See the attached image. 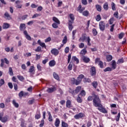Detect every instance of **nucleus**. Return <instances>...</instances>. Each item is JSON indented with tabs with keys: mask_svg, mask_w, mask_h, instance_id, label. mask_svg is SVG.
<instances>
[{
	"mask_svg": "<svg viewBox=\"0 0 127 127\" xmlns=\"http://www.w3.org/2000/svg\"><path fill=\"white\" fill-rule=\"evenodd\" d=\"M93 103L94 106L100 107L102 104H101V99H100V97H99V96L95 94H93Z\"/></svg>",
	"mask_w": 127,
	"mask_h": 127,
	"instance_id": "obj_1",
	"label": "nucleus"
},
{
	"mask_svg": "<svg viewBox=\"0 0 127 127\" xmlns=\"http://www.w3.org/2000/svg\"><path fill=\"white\" fill-rule=\"evenodd\" d=\"M99 28L101 31H104L105 28H106V24L104 21H101L99 23Z\"/></svg>",
	"mask_w": 127,
	"mask_h": 127,
	"instance_id": "obj_2",
	"label": "nucleus"
},
{
	"mask_svg": "<svg viewBox=\"0 0 127 127\" xmlns=\"http://www.w3.org/2000/svg\"><path fill=\"white\" fill-rule=\"evenodd\" d=\"M95 63L96 64H98L100 68H104V64L102 61H101L100 58H97L95 59Z\"/></svg>",
	"mask_w": 127,
	"mask_h": 127,
	"instance_id": "obj_3",
	"label": "nucleus"
},
{
	"mask_svg": "<svg viewBox=\"0 0 127 127\" xmlns=\"http://www.w3.org/2000/svg\"><path fill=\"white\" fill-rule=\"evenodd\" d=\"M84 117H85V114L82 113H80L78 114L75 115L74 116V119H75V120H79V119H82V118H84Z\"/></svg>",
	"mask_w": 127,
	"mask_h": 127,
	"instance_id": "obj_4",
	"label": "nucleus"
},
{
	"mask_svg": "<svg viewBox=\"0 0 127 127\" xmlns=\"http://www.w3.org/2000/svg\"><path fill=\"white\" fill-rule=\"evenodd\" d=\"M98 110L101 113H103V114H107V113H108L106 108L103 107V105H102V104L101 106H98Z\"/></svg>",
	"mask_w": 127,
	"mask_h": 127,
	"instance_id": "obj_5",
	"label": "nucleus"
},
{
	"mask_svg": "<svg viewBox=\"0 0 127 127\" xmlns=\"http://www.w3.org/2000/svg\"><path fill=\"white\" fill-rule=\"evenodd\" d=\"M51 52L53 55H54L55 56H57L59 54V51L56 48L52 49L51 51Z\"/></svg>",
	"mask_w": 127,
	"mask_h": 127,
	"instance_id": "obj_6",
	"label": "nucleus"
},
{
	"mask_svg": "<svg viewBox=\"0 0 127 127\" xmlns=\"http://www.w3.org/2000/svg\"><path fill=\"white\" fill-rule=\"evenodd\" d=\"M81 59L83 60V62H84V63H89L90 62V58H89L85 56H82Z\"/></svg>",
	"mask_w": 127,
	"mask_h": 127,
	"instance_id": "obj_7",
	"label": "nucleus"
},
{
	"mask_svg": "<svg viewBox=\"0 0 127 127\" xmlns=\"http://www.w3.org/2000/svg\"><path fill=\"white\" fill-rule=\"evenodd\" d=\"M74 23L73 21H71V20L68 21V29L70 30V31H72V30L73 28V26L72 25V24Z\"/></svg>",
	"mask_w": 127,
	"mask_h": 127,
	"instance_id": "obj_8",
	"label": "nucleus"
},
{
	"mask_svg": "<svg viewBox=\"0 0 127 127\" xmlns=\"http://www.w3.org/2000/svg\"><path fill=\"white\" fill-rule=\"evenodd\" d=\"M41 117V114H40V111L39 110H37V113L35 116V118L36 120H39V119Z\"/></svg>",
	"mask_w": 127,
	"mask_h": 127,
	"instance_id": "obj_9",
	"label": "nucleus"
},
{
	"mask_svg": "<svg viewBox=\"0 0 127 127\" xmlns=\"http://www.w3.org/2000/svg\"><path fill=\"white\" fill-rule=\"evenodd\" d=\"M90 72L91 73V76H94V75H96V68H95L94 66L92 67L90 69Z\"/></svg>",
	"mask_w": 127,
	"mask_h": 127,
	"instance_id": "obj_10",
	"label": "nucleus"
},
{
	"mask_svg": "<svg viewBox=\"0 0 127 127\" xmlns=\"http://www.w3.org/2000/svg\"><path fill=\"white\" fill-rule=\"evenodd\" d=\"M55 91H56V87H55L49 88L47 90V92H48V93H52Z\"/></svg>",
	"mask_w": 127,
	"mask_h": 127,
	"instance_id": "obj_11",
	"label": "nucleus"
},
{
	"mask_svg": "<svg viewBox=\"0 0 127 127\" xmlns=\"http://www.w3.org/2000/svg\"><path fill=\"white\" fill-rule=\"evenodd\" d=\"M66 107L68 109H70L71 107H72V103H71V101L69 100L66 101Z\"/></svg>",
	"mask_w": 127,
	"mask_h": 127,
	"instance_id": "obj_12",
	"label": "nucleus"
},
{
	"mask_svg": "<svg viewBox=\"0 0 127 127\" xmlns=\"http://www.w3.org/2000/svg\"><path fill=\"white\" fill-rule=\"evenodd\" d=\"M87 39V37H86V34H84L82 35V36L79 39V42H84L85 40Z\"/></svg>",
	"mask_w": 127,
	"mask_h": 127,
	"instance_id": "obj_13",
	"label": "nucleus"
},
{
	"mask_svg": "<svg viewBox=\"0 0 127 127\" xmlns=\"http://www.w3.org/2000/svg\"><path fill=\"white\" fill-rule=\"evenodd\" d=\"M55 126L56 127H59L60 126V120L59 119L57 118L55 122Z\"/></svg>",
	"mask_w": 127,
	"mask_h": 127,
	"instance_id": "obj_14",
	"label": "nucleus"
},
{
	"mask_svg": "<svg viewBox=\"0 0 127 127\" xmlns=\"http://www.w3.org/2000/svg\"><path fill=\"white\" fill-rule=\"evenodd\" d=\"M24 35H25L26 39H27L28 40H31V37H30V36L28 35V34L27 33V31H24Z\"/></svg>",
	"mask_w": 127,
	"mask_h": 127,
	"instance_id": "obj_15",
	"label": "nucleus"
},
{
	"mask_svg": "<svg viewBox=\"0 0 127 127\" xmlns=\"http://www.w3.org/2000/svg\"><path fill=\"white\" fill-rule=\"evenodd\" d=\"M29 73H31V74H34L35 72V70L34 69V66L32 65L30 66V68L29 69Z\"/></svg>",
	"mask_w": 127,
	"mask_h": 127,
	"instance_id": "obj_16",
	"label": "nucleus"
},
{
	"mask_svg": "<svg viewBox=\"0 0 127 127\" xmlns=\"http://www.w3.org/2000/svg\"><path fill=\"white\" fill-rule=\"evenodd\" d=\"M86 53H87V49H86V48H84L80 51V54H81L82 56H85Z\"/></svg>",
	"mask_w": 127,
	"mask_h": 127,
	"instance_id": "obj_17",
	"label": "nucleus"
},
{
	"mask_svg": "<svg viewBox=\"0 0 127 127\" xmlns=\"http://www.w3.org/2000/svg\"><path fill=\"white\" fill-rule=\"evenodd\" d=\"M53 77L56 80H58V81H59L60 79V77H59V75L58 74L56 73V72H54L53 74Z\"/></svg>",
	"mask_w": 127,
	"mask_h": 127,
	"instance_id": "obj_18",
	"label": "nucleus"
},
{
	"mask_svg": "<svg viewBox=\"0 0 127 127\" xmlns=\"http://www.w3.org/2000/svg\"><path fill=\"white\" fill-rule=\"evenodd\" d=\"M7 120H8V116H6L3 118L2 117L1 121L2 122V123H6V122H7Z\"/></svg>",
	"mask_w": 127,
	"mask_h": 127,
	"instance_id": "obj_19",
	"label": "nucleus"
},
{
	"mask_svg": "<svg viewBox=\"0 0 127 127\" xmlns=\"http://www.w3.org/2000/svg\"><path fill=\"white\" fill-rule=\"evenodd\" d=\"M53 20L54 21V22H56V23H57V24H60V21L57 17H53Z\"/></svg>",
	"mask_w": 127,
	"mask_h": 127,
	"instance_id": "obj_20",
	"label": "nucleus"
},
{
	"mask_svg": "<svg viewBox=\"0 0 127 127\" xmlns=\"http://www.w3.org/2000/svg\"><path fill=\"white\" fill-rule=\"evenodd\" d=\"M112 68L114 69L117 68V63H116V61L115 60L112 61Z\"/></svg>",
	"mask_w": 127,
	"mask_h": 127,
	"instance_id": "obj_21",
	"label": "nucleus"
},
{
	"mask_svg": "<svg viewBox=\"0 0 127 127\" xmlns=\"http://www.w3.org/2000/svg\"><path fill=\"white\" fill-rule=\"evenodd\" d=\"M72 61L73 62H76V64H78L79 62V59H78V58L75 56L72 57Z\"/></svg>",
	"mask_w": 127,
	"mask_h": 127,
	"instance_id": "obj_22",
	"label": "nucleus"
},
{
	"mask_svg": "<svg viewBox=\"0 0 127 127\" xmlns=\"http://www.w3.org/2000/svg\"><path fill=\"white\" fill-rule=\"evenodd\" d=\"M49 66H50V67H53V66H55L56 63L55 62V61L53 60V61H51L49 62Z\"/></svg>",
	"mask_w": 127,
	"mask_h": 127,
	"instance_id": "obj_23",
	"label": "nucleus"
},
{
	"mask_svg": "<svg viewBox=\"0 0 127 127\" xmlns=\"http://www.w3.org/2000/svg\"><path fill=\"white\" fill-rule=\"evenodd\" d=\"M89 14H90V13L88 10H85L82 12V15L84 16H89Z\"/></svg>",
	"mask_w": 127,
	"mask_h": 127,
	"instance_id": "obj_24",
	"label": "nucleus"
},
{
	"mask_svg": "<svg viewBox=\"0 0 127 127\" xmlns=\"http://www.w3.org/2000/svg\"><path fill=\"white\" fill-rule=\"evenodd\" d=\"M9 27V24L8 23H3L2 26V28L3 29H7V28H8Z\"/></svg>",
	"mask_w": 127,
	"mask_h": 127,
	"instance_id": "obj_25",
	"label": "nucleus"
},
{
	"mask_svg": "<svg viewBox=\"0 0 127 127\" xmlns=\"http://www.w3.org/2000/svg\"><path fill=\"white\" fill-rule=\"evenodd\" d=\"M12 104L13 106H14L15 108H18V107H19V105L18 104V103H16V101H15V100H13L12 101Z\"/></svg>",
	"mask_w": 127,
	"mask_h": 127,
	"instance_id": "obj_26",
	"label": "nucleus"
},
{
	"mask_svg": "<svg viewBox=\"0 0 127 127\" xmlns=\"http://www.w3.org/2000/svg\"><path fill=\"white\" fill-rule=\"evenodd\" d=\"M20 30H24L25 28H26V27H25V24H21L20 25Z\"/></svg>",
	"mask_w": 127,
	"mask_h": 127,
	"instance_id": "obj_27",
	"label": "nucleus"
},
{
	"mask_svg": "<svg viewBox=\"0 0 127 127\" xmlns=\"http://www.w3.org/2000/svg\"><path fill=\"white\" fill-rule=\"evenodd\" d=\"M82 87L81 86H77L75 90V94H78L80 91H81V89Z\"/></svg>",
	"mask_w": 127,
	"mask_h": 127,
	"instance_id": "obj_28",
	"label": "nucleus"
},
{
	"mask_svg": "<svg viewBox=\"0 0 127 127\" xmlns=\"http://www.w3.org/2000/svg\"><path fill=\"white\" fill-rule=\"evenodd\" d=\"M4 16H5L7 19H11V17L9 15V14L7 12H6L4 13Z\"/></svg>",
	"mask_w": 127,
	"mask_h": 127,
	"instance_id": "obj_29",
	"label": "nucleus"
},
{
	"mask_svg": "<svg viewBox=\"0 0 127 127\" xmlns=\"http://www.w3.org/2000/svg\"><path fill=\"white\" fill-rule=\"evenodd\" d=\"M96 7L98 11H102V6L99 4L96 5Z\"/></svg>",
	"mask_w": 127,
	"mask_h": 127,
	"instance_id": "obj_30",
	"label": "nucleus"
},
{
	"mask_svg": "<svg viewBox=\"0 0 127 127\" xmlns=\"http://www.w3.org/2000/svg\"><path fill=\"white\" fill-rule=\"evenodd\" d=\"M103 7L105 10H108L109 9V4L108 3H104Z\"/></svg>",
	"mask_w": 127,
	"mask_h": 127,
	"instance_id": "obj_31",
	"label": "nucleus"
},
{
	"mask_svg": "<svg viewBox=\"0 0 127 127\" xmlns=\"http://www.w3.org/2000/svg\"><path fill=\"white\" fill-rule=\"evenodd\" d=\"M81 82H82L81 80L79 79V78H77V79H75V82L74 83V85H79V84L81 83Z\"/></svg>",
	"mask_w": 127,
	"mask_h": 127,
	"instance_id": "obj_32",
	"label": "nucleus"
},
{
	"mask_svg": "<svg viewBox=\"0 0 127 127\" xmlns=\"http://www.w3.org/2000/svg\"><path fill=\"white\" fill-rule=\"evenodd\" d=\"M62 127H68V124L65 123L64 121H62Z\"/></svg>",
	"mask_w": 127,
	"mask_h": 127,
	"instance_id": "obj_33",
	"label": "nucleus"
},
{
	"mask_svg": "<svg viewBox=\"0 0 127 127\" xmlns=\"http://www.w3.org/2000/svg\"><path fill=\"white\" fill-rule=\"evenodd\" d=\"M67 36H65L63 40V44H66L67 43Z\"/></svg>",
	"mask_w": 127,
	"mask_h": 127,
	"instance_id": "obj_34",
	"label": "nucleus"
},
{
	"mask_svg": "<svg viewBox=\"0 0 127 127\" xmlns=\"http://www.w3.org/2000/svg\"><path fill=\"white\" fill-rule=\"evenodd\" d=\"M92 85L94 88L96 89L97 87H98V82L97 81H94L92 82Z\"/></svg>",
	"mask_w": 127,
	"mask_h": 127,
	"instance_id": "obj_35",
	"label": "nucleus"
},
{
	"mask_svg": "<svg viewBox=\"0 0 127 127\" xmlns=\"http://www.w3.org/2000/svg\"><path fill=\"white\" fill-rule=\"evenodd\" d=\"M107 59L108 62L112 61L113 60V57L111 55H108L107 56Z\"/></svg>",
	"mask_w": 127,
	"mask_h": 127,
	"instance_id": "obj_36",
	"label": "nucleus"
},
{
	"mask_svg": "<svg viewBox=\"0 0 127 127\" xmlns=\"http://www.w3.org/2000/svg\"><path fill=\"white\" fill-rule=\"evenodd\" d=\"M102 19V17H101V15L98 14L96 16V21H100Z\"/></svg>",
	"mask_w": 127,
	"mask_h": 127,
	"instance_id": "obj_37",
	"label": "nucleus"
},
{
	"mask_svg": "<svg viewBox=\"0 0 127 127\" xmlns=\"http://www.w3.org/2000/svg\"><path fill=\"white\" fill-rule=\"evenodd\" d=\"M92 33L94 35V36H96L97 34H98V32L97 31V30L95 28H93L92 30Z\"/></svg>",
	"mask_w": 127,
	"mask_h": 127,
	"instance_id": "obj_38",
	"label": "nucleus"
},
{
	"mask_svg": "<svg viewBox=\"0 0 127 127\" xmlns=\"http://www.w3.org/2000/svg\"><path fill=\"white\" fill-rule=\"evenodd\" d=\"M69 17H70V19H71V20H70V21H72L73 22H74V20L75 19V17H74V15H73L72 14H69Z\"/></svg>",
	"mask_w": 127,
	"mask_h": 127,
	"instance_id": "obj_39",
	"label": "nucleus"
},
{
	"mask_svg": "<svg viewBox=\"0 0 127 127\" xmlns=\"http://www.w3.org/2000/svg\"><path fill=\"white\" fill-rule=\"evenodd\" d=\"M111 7L112 10H116V4H115L114 2L111 3Z\"/></svg>",
	"mask_w": 127,
	"mask_h": 127,
	"instance_id": "obj_40",
	"label": "nucleus"
},
{
	"mask_svg": "<svg viewBox=\"0 0 127 127\" xmlns=\"http://www.w3.org/2000/svg\"><path fill=\"white\" fill-rule=\"evenodd\" d=\"M87 45H88V46H91V38H90V37H87Z\"/></svg>",
	"mask_w": 127,
	"mask_h": 127,
	"instance_id": "obj_41",
	"label": "nucleus"
},
{
	"mask_svg": "<svg viewBox=\"0 0 127 127\" xmlns=\"http://www.w3.org/2000/svg\"><path fill=\"white\" fill-rule=\"evenodd\" d=\"M77 33V30H74L72 31V39H75V35L76 33Z\"/></svg>",
	"mask_w": 127,
	"mask_h": 127,
	"instance_id": "obj_42",
	"label": "nucleus"
},
{
	"mask_svg": "<svg viewBox=\"0 0 127 127\" xmlns=\"http://www.w3.org/2000/svg\"><path fill=\"white\" fill-rule=\"evenodd\" d=\"M68 69L69 71H71V70H72V68H73V64H71V63L69 64L68 65Z\"/></svg>",
	"mask_w": 127,
	"mask_h": 127,
	"instance_id": "obj_43",
	"label": "nucleus"
},
{
	"mask_svg": "<svg viewBox=\"0 0 127 127\" xmlns=\"http://www.w3.org/2000/svg\"><path fill=\"white\" fill-rule=\"evenodd\" d=\"M48 115H49V121L52 122V121H53V119H52V116H51V114L50 113V112L48 113Z\"/></svg>",
	"mask_w": 127,
	"mask_h": 127,
	"instance_id": "obj_44",
	"label": "nucleus"
},
{
	"mask_svg": "<svg viewBox=\"0 0 127 127\" xmlns=\"http://www.w3.org/2000/svg\"><path fill=\"white\" fill-rule=\"evenodd\" d=\"M9 73L10 76H13V72L12 71V68L11 67L9 68Z\"/></svg>",
	"mask_w": 127,
	"mask_h": 127,
	"instance_id": "obj_45",
	"label": "nucleus"
},
{
	"mask_svg": "<svg viewBox=\"0 0 127 127\" xmlns=\"http://www.w3.org/2000/svg\"><path fill=\"white\" fill-rule=\"evenodd\" d=\"M104 72H108L112 71V67H108L104 69Z\"/></svg>",
	"mask_w": 127,
	"mask_h": 127,
	"instance_id": "obj_46",
	"label": "nucleus"
},
{
	"mask_svg": "<svg viewBox=\"0 0 127 127\" xmlns=\"http://www.w3.org/2000/svg\"><path fill=\"white\" fill-rule=\"evenodd\" d=\"M17 77L20 80V81H23L24 80V77L21 75H17Z\"/></svg>",
	"mask_w": 127,
	"mask_h": 127,
	"instance_id": "obj_47",
	"label": "nucleus"
},
{
	"mask_svg": "<svg viewBox=\"0 0 127 127\" xmlns=\"http://www.w3.org/2000/svg\"><path fill=\"white\" fill-rule=\"evenodd\" d=\"M76 101L77 103H82V99H81V97H80V96H79V95L78 96L77 98H76Z\"/></svg>",
	"mask_w": 127,
	"mask_h": 127,
	"instance_id": "obj_48",
	"label": "nucleus"
},
{
	"mask_svg": "<svg viewBox=\"0 0 127 127\" xmlns=\"http://www.w3.org/2000/svg\"><path fill=\"white\" fill-rule=\"evenodd\" d=\"M122 63H124V59L123 58L118 60L117 62V64H122Z\"/></svg>",
	"mask_w": 127,
	"mask_h": 127,
	"instance_id": "obj_49",
	"label": "nucleus"
},
{
	"mask_svg": "<svg viewBox=\"0 0 127 127\" xmlns=\"http://www.w3.org/2000/svg\"><path fill=\"white\" fill-rule=\"evenodd\" d=\"M71 84H73V85H75V83L76 82V79L75 78L73 77L71 78L70 79Z\"/></svg>",
	"mask_w": 127,
	"mask_h": 127,
	"instance_id": "obj_50",
	"label": "nucleus"
},
{
	"mask_svg": "<svg viewBox=\"0 0 127 127\" xmlns=\"http://www.w3.org/2000/svg\"><path fill=\"white\" fill-rule=\"evenodd\" d=\"M94 100V97L91 96H89L88 98H87V101H88V102H91V101H93Z\"/></svg>",
	"mask_w": 127,
	"mask_h": 127,
	"instance_id": "obj_51",
	"label": "nucleus"
},
{
	"mask_svg": "<svg viewBox=\"0 0 127 127\" xmlns=\"http://www.w3.org/2000/svg\"><path fill=\"white\" fill-rule=\"evenodd\" d=\"M58 24L57 23H53L52 24L53 28H58Z\"/></svg>",
	"mask_w": 127,
	"mask_h": 127,
	"instance_id": "obj_52",
	"label": "nucleus"
},
{
	"mask_svg": "<svg viewBox=\"0 0 127 127\" xmlns=\"http://www.w3.org/2000/svg\"><path fill=\"white\" fill-rule=\"evenodd\" d=\"M4 84V80L3 79H0V87H1L2 85Z\"/></svg>",
	"mask_w": 127,
	"mask_h": 127,
	"instance_id": "obj_53",
	"label": "nucleus"
},
{
	"mask_svg": "<svg viewBox=\"0 0 127 127\" xmlns=\"http://www.w3.org/2000/svg\"><path fill=\"white\" fill-rule=\"evenodd\" d=\"M84 77H85V76H84L83 74H80L79 75V76L77 77V78L79 79V80H80V81H82V79H83V78H84Z\"/></svg>",
	"mask_w": 127,
	"mask_h": 127,
	"instance_id": "obj_54",
	"label": "nucleus"
},
{
	"mask_svg": "<svg viewBox=\"0 0 127 127\" xmlns=\"http://www.w3.org/2000/svg\"><path fill=\"white\" fill-rule=\"evenodd\" d=\"M124 36H125V33H121L119 36V39H122L123 38V37H124Z\"/></svg>",
	"mask_w": 127,
	"mask_h": 127,
	"instance_id": "obj_55",
	"label": "nucleus"
},
{
	"mask_svg": "<svg viewBox=\"0 0 127 127\" xmlns=\"http://www.w3.org/2000/svg\"><path fill=\"white\" fill-rule=\"evenodd\" d=\"M81 2L84 5H87V4H88V2L87 1V0H81Z\"/></svg>",
	"mask_w": 127,
	"mask_h": 127,
	"instance_id": "obj_56",
	"label": "nucleus"
},
{
	"mask_svg": "<svg viewBox=\"0 0 127 127\" xmlns=\"http://www.w3.org/2000/svg\"><path fill=\"white\" fill-rule=\"evenodd\" d=\"M109 24L112 25L114 23V17L111 18L109 21Z\"/></svg>",
	"mask_w": 127,
	"mask_h": 127,
	"instance_id": "obj_57",
	"label": "nucleus"
},
{
	"mask_svg": "<svg viewBox=\"0 0 127 127\" xmlns=\"http://www.w3.org/2000/svg\"><path fill=\"white\" fill-rule=\"evenodd\" d=\"M114 16H115L116 18H119V12H115L114 13Z\"/></svg>",
	"mask_w": 127,
	"mask_h": 127,
	"instance_id": "obj_58",
	"label": "nucleus"
},
{
	"mask_svg": "<svg viewBox=\"0 0 127 127\" xmlns=\"http://www.w3.org/2000/svg\"><path fill=\"white\" fill-rule=\"evenodd\" d=\"M35 100L34 99H32L31 100H30L28 103L29 104V105H32V104H33V103H34Z\"/></svg>",
	"mask_w": 127,
	"mask_h": 127,
	"instance_id": "obj_59",
	"label": "nucleus"
},
{
	"mask_svg": "<svg viewBox=\"0 0 127 127\" xmlns=\"http://www.w3.org/2000/svg\"><path fill=\"white\" fill-rule=\"evenodd\" d=\"M38 7V5H36L34 3H32L31 5V7L32 8H36V7Z\"/></svg>",
	"mask_w": 127,
	"mask_h": 127,
	"instance_id": "obj_60",
	"label": "nucleus"
},
{
	"mask_svg": "<svg viewBox=\"0 0 127 127\" xmlns=\"http://www.w3.org/2000/svg\"><path fill=\"white\" fill-rule=\"evenodd\" d=\"M70 51V49L69 48V47H66L65 49H64V52L65 53H68L69 51Z\"/></svg>",
	"mask_w": 127,
	"mask_h": 127,
	"instance_id": "obj_61",
	"label": "nucleus"
},
{
	"mask_svg": "<svg viewBox=\"0 0 127 127\" xmlns=\"http://www.w3.org/2000/svg\"><path fill=\"white\" fill-rule=\"evenodd\" d=\"M115 27V24H113L110 26V31L111 32H113L114 31V28Z\"/></svg>",
	"mask_w": 127,
	"mask_h": 127,
	"instance_id": "obj_62",
	"label": "nucleus"
},
{
	"mask_svg": "<svg viewBox=\"0 0 127 127\" xmlns=\"http://www.w3.org/2000/svg\"><path fill=\"white\" fill-rule=\"evenodd\" d=\"M78 46L80 48H84V47L85 46V44H84L83 43H81L80 44H79Z\"/></svg>",
	"mask_w": 127,
	"mask_h": 127,
	"instance_id": "obj_63",
	"label": "nucleus"
},
{
	"mask_svg": "<svg viewBox=\"0 0 127 127\" xmlns=\"http://www.w3.org/2000/svg\"><path fill=\"white\" fill-rule=\"evenodd\" d=\"M43 126H44V120L43 119L41 121V123L40 124L39 127H43Z\"/></svg>",
	"mask_w": 127,
	"mask_h": 127,
	"instance_id": "obj_64",
	"label": "nucleus"
}]
</instances>
